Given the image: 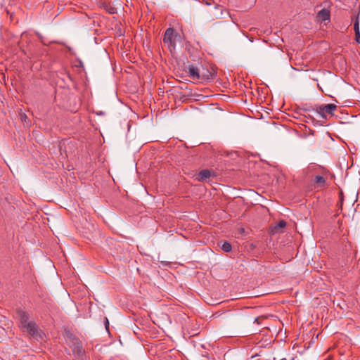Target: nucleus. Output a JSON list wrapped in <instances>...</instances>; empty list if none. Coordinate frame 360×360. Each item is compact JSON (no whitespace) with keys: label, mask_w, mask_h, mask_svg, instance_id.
<instances>
[{"label":"nucleus","mask_w":360,"mask_h":360,"mask_svg":"<svg viewBox=\"0 0 360 360\" xmlns=\"http://www.w3.org/2000/svg\"><path fill=\"white\" fill-rule=\"evenodd\" d=\"M221 248L226 252H229L232 250L231 245L228 241H221Z\"/></svg>","instance_id":"f8f14e48"},{"label":"nucleus","mask_w":360,"mask_h":360,"mask_svg":"<svg viewBox=\"0 0 360 360\" xmlns=\"http://www.w3.org/2000/svg\"><path fill=\"white\" fill-rule=\"evenodd\" d=\"M216 18L219 19V18H220V16H217Z\"/></svg>","instance_id":"aec40b11"},{"label":"nucleus","mask_w":360,"mask_h":360,"mask_svg":"<svg viewBox=\"0 0 360 360\" xmlns=\"http://www.w3.org/2000/svg\"><path fill=\"white\" fill-rule=\"evenodd\" d=\"M65 338L69 347L72 350L73 354L77 357L82 356L85 352L79 339L69 331L66 332Z\"/></svg>","instance_id":"f257e3e1"},{"label":"nucleus","mask_w":360,"mask_h":360,"mask_svg":"<svg viewBox=\"0 0 360 360\" xmlns=\"http://www.w3.org/2000/svg\"><path fill=\"white\" fill-rule=\"evenodd\" d=\"M314 182L317 184L318 186L323 187L326 184V179L323 176L317 175L315 176Z\"/></svg>","instance_id":"9b49d317"},{"label":"nucleus","mask_w":360,"mask_h":360,"mask_svg":"<svg viewBox=\"0 0 360 360\" xmlns=\"http://www.w3.org/2000/svg\"><path fill=\"white\" fill-rule=\"evenodd\" d=\"M330 13L326 8L321 9L317 14V18L321 21L325 22L330 19Z\"/></svg>","instance_id":"6e6552de"},{"label":"nucleus","mask_w":360,"mask_h":360,"mask_svg":"<svg viewBox=\"0 0 360 360\" xmlns=\"http://www.w3.org/2000/svg\"><path fill=\"white\" fill-rule=\"evenodd\" d=\"M18 318L20 321V327L25 328L26 325H27L30 321H29V314L27 311H25L22 309H18L16 311Z\"/></svg>","instance_id":"423d86ee"},{"label":"nucleus","mask_w":360,"mask_h":360,"mask_svg":"<svg viewBox=\"0 0 360 360\" xmlns=\"http://www.w3.org/2000/svg\"><path fill=\"white\" fill-rule=\"evenodd\" d=\"M108 326H109V322H108V320L106 319L105 328L107 330H108Z\"/></svg>","instance_id":"6ab92c4d"},{"label":"nucleus","mask_w":360,"mask_h":360,"mask_svg":"<svg viewBox=\"0 0 360 360\" xmlns=\"http://www.w3.org/2000/svg\"><path fill=\"white\" fill-rule=\"evenodd\" d=\"M22 329H25L28 334L33 337L37 335L38 327L34 321H30V323L26 325L25 328H22Z\"/></svg>","instance_id":"0eeeda50"},{"label":"nucleus","mask_w":360,"mask_h":360,"mask_svg":"<svg viewBox=\"0 0 360 360\" xmlns=\"http://www.w3.org/2000/svg\"><path fill=\"white\" fill-rule=\"evenodd\" d=\"M286 221H284V220H281L278 221V223L277 224L275 228H280V229H283V228H285L286 226Z\"/></svg>","instance_id":"4468645a"},{"label":"nucleus","mask_w":360,"mask_h":360,"mask_svg":"<svg viewBox=\"0 0 360 360\" xmlns=\"http://www.w3.org/2000/svg\"><path fill=\"white\" fill-rule=\"evenodd\" d=\"M178 36V33L175 32L173 27H169L165 32L163 41L165 44H167L170 49H174L176 47V38Z\"/></svg>","instance_id":"7ed1b4c3"},{"label":"nucleus","mask_w":360,"mask_h":360,"mask_svg":"<svg viewBox=\"0 0 360 360\" xmlns=\"http://www.w3.org/2000/svg\"><path fill=\"white\" fill-rule=\"evenodd\" d=\"M354 29L355 32V40L357 44H360V32H359V15L356 16L354 23Z\"/></svg>","instance_id":"9d476101"},{"label":"nucleus","mask_w":360,"mask_h":360,"mask_svg":"<svg viewBox=\"0 0 360 360\" xmlns=\"http://www.w3.org/2000/svg\"><path fill=\"white\" fill-rule=\"evenodd\" d=\"M20 118H21L22 121H25L27 117L25 113H23V114L20 115Z\"/></svg>","instance_id":"f3484780"},{"label":"nucleus","mask_w":360,"mask_h":360,"mask_svg":"<svg viewBox=\"0 0 360 360\" xmlns=\"http://www.w3.org/2000/svg\"><path fill=\"white\" fill-rule=\"evenodd\" d=\"M107 11L110 14L116 13V8L112 6H110L107 8Z\"/></svg>","instance_id":"2eb2a0df"},{"label":"nucleus","mask_w":360,"mask_h":360,"mask_svg":"<svg viewBox=\"0 0 360 360\" xmlns=\"http://www.w3.org/2000/svg\"><path fill=\"white\" fill-rule=\"evenodd\" d=\"M337 109V105L333 103L318 105L316 109H314V112L316 114V116L319 119L326 120L327 118L326 113L333 115L335 110Z\"/></svg>","instance_id":"f03ea898"},{"label":"nucleus","mask_w":360,"mask_h":360,"mask_svg":"<svg viewBox=\"0 0 360 360\" xmlns=\"http://www.w3.org/2000/svg\"><path fill=\"white\" fill-rule=\"evenodd\" d=\"M211 176V172L209 169H202L201 170L197 176V179L199 181H204L210 178Z\"/></svg>","instance_id":"1a4fd4ad"},{"label":"nucleus","mask_w":360,"mask_h":360,"mask_svg":"<svg viewBox=\"0 0 360 360\" xmlns=\"http://www.w3.org/2000/svg\"><path fill=\"white\" fill-rule=\"evenodd\" d=\"M200 80L201 81H210L212 80L216 76V72L213 68L210 70L205 68L202 66V70H200Z\"/></svg>","instance_id":"39448f33"},{"label":"nucleus","mask_w":360,"mask_h":360,"mask_svg":"<svg viewBox=\"0 0 360 360\" xmlns=\"http://www.w3.org/2000/svg\"><path fill=\"white\" fill-rule=\"evenodd\" d=\"M214 8L217 9V10L219 9L220 10V15H222L223 10H222L221 6H220L219 4H215Z\"/></svg>","instance_id":"dca6fc26"},{"label":"nucleus","mask_w":360,"mask_h":360,"mask_svg":"<svg viewBox=\"0 0 360 360\" xmlns=\"http://www.w3.org/2000/svg\"><path fill=\"white\" fill-rule=\"evenodd\" d=\"M266 319H267L266 316H259L255 317L253 319H254V323H256L257 325H262L263 321Z\"/></svg>","instance_id":"ddd939ff"},{"label":"nucleus","mask_w":360,"mask_h":360,"mask_svg":"<svg viewBox=\"0 0 360 360\" xmlns=\"http://www.w3.org/2000/svg\"><path fill=\"white\" fill-rule=\"evenodd\" d=\"M204 1L205 3V4L207 6H210L212 4V0H206V1L204 0Z\"/></svg>","instance_id":"a211bd4d"},{"label":"nucleus","mask_w":360,"mask_h":360,"mask_svg":"<svg viewBox=\"0 0 360 360\" xmlns=\"http://www.w3.org/2000/svg\"><path fill=\"white\" fill-rule=\"evenodd\" d=\"M184 70L188 73V77L194 81L200 80V69L193 64H188L185 66Z\"/></svg>","instance_id":"20e7f679"}]
</instances>
